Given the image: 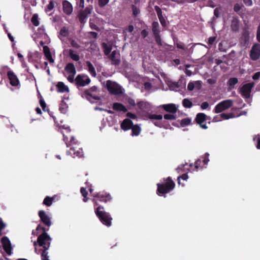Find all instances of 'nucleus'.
Returning <instances> with one entry per match:
<instances>
[{
    "label": "nucleus",
    "instance_id": "obj_1",
    "mask_svg": "<svg viewBox=\"0 0 260 260\" xmlns=\"http://www.w3.org/2000/svg\"><path fill=\"white\" fill-rule=\"evenodd\" d=\"M36 230H42L43 233L38 236L37 241L34 242V245L36 247L38 244L40 247H43V249L41 254L42 260H49L47 250L50 248L52 238L47 233V231L49 230V228L47 229L39 224Z\"/></svg>",
    "mask_w": 260,
    "mask_h": 260
},
{
    "label": "nucleus",
    "instance_id": "obj_45",
    "mask_svg": "<svg viewBox=\"0 0 260 260\" xmlns=\"http://www.w3.org/2000/svg\"><path fill=\"white\" fill-rule=\"evenodd\" d=\"M164 118L167 120H175L176 116L174 114H166L164 115Z\"/></svg>",
    "mask_w": 260,
    "mask_h": 260
},
{
    "label": "nucleus",
    "instance_id": "obj_3",
    "mask_svg": "<svg viewBox=\"0 0 260 260\" xmlns=\"http://www.w3.org/2000/svg\"><path fill=\"white\" fill-rule=\"evenodd\" d=\"M156 193L159 196L169 193L174 189L175 187V183L170 177L164 179V182L157 183Z\"/></svg>",
    "mask_w": 260,
    "mask_h": 260
},
{
    "label": "nucleus",
    "instance_id": "obj_47",
    "mask_svg": "<svg viewBox=\"0 0 260 260\" xmlns=\"http://www.w3.org/2000/svg\"><path fill=\"white\" fill-rule=\"evenodd\" d=\"M216 40V37H211L208 39V44L210 46V47H211L212 45L215 44Z\"/></svg>",
    "mask_w": 260,
    "mask_h": 260
},
{
    "label": "nucleus",
    "instance_id": "obj_50",
    "mask_svg": "<svg viewBox=\"0 0 260 260\" xmlns=\"http://www.w3.org/2000/svg\"><path fill=\"white\" fill-rule=\"evenodd\" d=\"M109 2V0H99L98 4L99 6L101 8H103Z\"/></svg>",
    "mask_w": 260,
    "mask_h": 260
},
{
    "label": "nucleus",
    "instance_id": "obj_33",
    "mask_svg": "<svg viewBox=\"0 0 260 260\" xmlns=\"http://www.w3.org/2000/svg\"><path fill=\"white\" fill-rule=\"evenodd\" d=\"M102 45L104 50V54L107 56L110 55V53L112 50V47L108 45L105 43H102Z\"/></svg>",
    "mask_w": 260,
    "mask_h": 260
},
{
    "label": "nucleus",
    "instance_id": "obj_29",
    "mask_svg": "<svg viewBox=\"0 0 260 260\" xmlns=\"http://www.w3.org/2000/svg\"><path fill=\"white\" fill-rule=\"evenodd\" d=\"M132 136H138L139 135L141 129L140 127L137 125H134L132 126Z\"/></svg>",
    "mask_w": 260,
    "mask_h": 260
},
{
    "label": "nucleus",
    "instance_id": "obj_52",
    "mask_svg": "<svg viewBox=\"0 0 260 260\" xmlns=\"http://www.w3.org/2000/svg\"><path fill=\"white\" fill-rule=\"evenodd\" d=\"M71 45L76 49H79L80 47V45L75 40H72L71 41Z\"/></svg>",
    "mask_w": 260,
    "mask_h": 260
},
{
    "label": "nucleus",
    "instance_id": "obj_53",
    "mask_svg": "<svg viewBox=\"0 0 260 260\" xmlns=\"http://www.w3.org/2000/svg\"><path fill=\"white\" fill-rule=\"evenodd\" d=\"M60 34L63 37H67L68 35V31L65 27H63L60 29Z\"/></svg>",
    "mask_w": 260,
    "mask_h": 260
},
{
    "label": "nucleus",
    "instance_id": "obj_30",
    "mask_svg": "<svg viewBox=\"0 0 260 260\" xmlns=\"http://www.w3.org/2000/svg\"><path fill=\"white\" fill-rule=\"evenodd\" d=\"M238 82V79L237 78L233 77L231 78L228 81V85L230 89L234 88L235 85Z\"/></svg>",
    "mask_w": 260,
    "mask_h": 260
},
{
    "label": "nucleus",
    "instance_id": "obj_64",
    "mask_svg": "<svg viewBox=\"0 0 260 260\" xmlns=\"http://www.w3.org/2000/svg\"><path fill=\"white\" fill-rule=\"evenodd\" d=\"M209 106V105L208 102H204L202 103L201 105V107L202 109H206Z\"/></svg>",
    "mask_w": 260,
    "mask_h": 260
},
{
    "label": "nucleus",
    "instance_id": "obj_58",
    "mask_svg": "<svg viewBox=\"0 0 260 260\" xmlns=\"http://www.w3.org/2000/svg\"><path fill=\"white\" fill-rule=\"evenodd\" d=\"M80 192L83 197H87L88 192L85 189V188H84V187H81L80 189Z\"/></svg>",
    "mask_w": 260,
    "mask_h": 260
},
{
    "label": "nucleus",
    "instance_id": "obj_24",
    "mask_svg": "<svg viewBox=\"0 0 260 260\" xmlns=\"http://www.w3.org/2000/svg\"><path fill=\"white\" fill-rule=\"evenodd\" d=\"M112 108L114 110L118 112L122 111L125 113L127 111L126 107L122 104L117 102L113 103Z\"/></svg>",
    "mask_w": 260,
    "mask_h": 260
},
{
    "label": "nucleus",
    "instance_id": "obj_6",
    "mask_svg": "<svg viewBox=\"0 0 260 260\" xmlns=\"http://www.w3.org/2000/svg\"><path fill=\"white\" fill-rule=\"evenodd\" d=\"M106 88L111 94L120 95L123 93L121 86L114 81L107 80L106 81Z\"/></svg>",
    "mask_w": 260,
    "mask_h": 260
},
{
    "label": "nucleus",
    "instance_id": "obj_14",
    "mask_svg": "<svg viewBox=\"0 0 260 260\" xmlns=\"http://www.w3.org/2000/svg\"><path fill=\"white\" fill-rule=\"evenodd\" d=\"M109 58L111 61V64L115 66L120 65L121 63L120 54L117 50H114L109 55Z\"/></svg>",
    "mask_w": 260,
    "mask_h": 260
},
{
    "label": "nucleus",
    "instance_id": "obj_4",
    "mask_svg": "<svg viewBox=\"0 0 260 260\" xmlns=\"http://www.w3.org/2000/svg\"><path fill=\"white\" fill-rule=\"evenodd\" d=\"M104 209L103 206H99L95 209V213L103 224L109 227L112 224V218L108 212L104 211Z\"/></svg>",
    "mask_w": 260,
    "mask_h": 260
},
{
    "label": "nucleus",
    "instance_id": "obj_16",
    "mask_svg": "<svg viewBox=\"0 0 260 260\" xmlns=\"http://www.w3.org/2000/svg\"><path fill=\"white\" fill-rule=\"evenodd\" d=\"M1 243L2 246L6 253L9 255H11L12 247L9 239L7 237H4L1 240Z\"/></svg>",
    "mask_w": 260,
    "mask_h": 260
},
{
    "label": "nucleus",
    "instance_id": "obj_51",
    "mask_svg": "<svg viewBox=\"0 0 260 260\" xmlns=\"http://www.w3.org/2000/svg\"><path fill=\"white\" fill-rule=\"evenodd\" d=\"M39 102L40 106L42 108L43 110L44 111H46V104L42 97H41V98L40 99Z\"/></svg>",
    "mask_w": 260,
    "mask_h": 260
},
{
    "label": "nucleus",
    "instance_id": "obj_28",
    "mask_svg": "<svg viewBox=\"0 0 260 260\" xmlns=\"http://www.w3.org/2000/svg\"><path fill=\"white\" fill-rule=\"evenodd\" d=\"M86 64L88 67V72L92 77H95L96 76V73L92 64L89 61H87Z\"/></svg>",
    "mask_w": 260,
    "mask_h": 260
},
{
    "label": "nucleus",
    "instance_id": "obj_46",
    "mask_svg": "<svg viewBox=\"0 0 260 260\" xmlns=\"http://www.w3.org/2000/svg\"><path fill=\"white\" fill-rule=\"evenodd\" d=\"M59 111L62 113H65L67 112V105L65 103H62L59 106Z\"/></svg>",
    "mask_w": 260,
    "mask_h": 260
},
{
    "label": "nucleus",
    "instance_id": "obj_54",
    "mask_svg": "<svg viewBox=\"0 0 260 260\" xmlns=\"http://www.w3.org/2000/svg\"><path fill=\"white\" fill-rule=\"evenodd\" d=\"M256 39L260 43V23H259L256 30Z\"/></svg>",
    "mask_w": 260,
    "mask_h": 260
},
{
    "label": "nucleus",
    "instance_id": "obj_63",
    "mask_svg": "<svg viewBox=\"0 0 260 260\" xmlns=\"http://www.w3.org/2000/svg\"><path fill=\"white\" fill-rule=\"evenodd\" d=\"M126 116L129 117L131 119H135L137 118L136 115L131 112H128L126 113Z\"/></svg>",
    "mask_w": 260,
    "mask_h": 260
},
{
    "label": "nucleus",
    "instance_id": "obj_13",
    "mask_svg": "<svg viewBox=\"0 0 260 260\" xmlns=\"http://www.w3.org/2000/svg\"><path fill=\"white\" fill-rule=\"evenodd\" d=\"M38 216L40 218V221L42 222L46 226L49 228L52 225V222L51 220V217L46 214L44 210H40L38 212Z\"/></svg>",
    "mask_w": 260,
    "mask_h": 260
},
{
    "label": "nucleus",
    "instance_id": "obj_43",
    "mask_svg": "<svg viewBox=\"0 0 260 260\" xmlns=\"http://www.w3.org/2000/svg\"><path fill=\"white\" fill-rule=\"evenodd\" d=\"M244 7L243 5H240L238 3H236L234 6V11L237 13L239 14V11L242 9V8Z\"/></svg>",
    "mask_w": 260,
    "mask_h": 260
},
{
    "label": "nucleus",
    "instance_id": "obj_18",
    "mask_svg": "<svg viewBox=\"0 0 260 260\" xmlns=\"http://www.w3.org/2000/svg\"><path fill=\"white\" fill-rule=\"evenodd\" d=\"M250 40L249 32L247 29H244L240 38V43L243 46L247 44Z\"/></svg>",
    "mask_w": 260,
    "mask_h": 260
},
{
    "label": "nucleus",
    "instance_id": "obj_40",
    "mask_svg": "<svg viewBox=\"0 0 260 260\" xmlns=\"http://www.w3.org/2000/svg\"><path fill=\"white\" fill-rule=\"evenodd\" d=\"M147 117L150 119L161 120L162 119V116L161 115L151 114L148 113L147 114Z\"/></svg>",
    "mask_w": 260,
    "mask_h": 260
},
{
    "label": "nucleus",
    "instance_id": "obj_61",
    "mask_svg": "<svg viewBox=\"0 0 260 260\" xmlns=\"http://www.w3.org/2000/svg\"><path fill=\"white\" fill-rule=\"evenodd\" d=\"M260 77V72H256L252 76V79L254 80H258Z\"/></svg>",
    "mask_w": 260,
    "mask_h": 260
},
{
    "label": "nucleus",
    "instance_id": "obj_2",
    "mask_svg": "<svg viewBox=\"0 0 260 260\" xmlns=\"http://www.w3.org/2000/svg\"><path fill=\"white\" fill-rule=\"evenodd\" d=\"M64 131H61L63 135V140L65 142L67 147H70V150L67 151L68 155H72L71 151H74L76 147L75 146L77 145L78 141L71 134V129L69 127L62 128Z\"/></svg>",
    "mask_w": 260,
    "mask_h": 260
},
{
    "label": "nucleus",
    "instance_id": "obj_22",
    "mask_svg": "<svg viewBox=\"0 0 260 260\" xmlns=\"http://www.w3.org/2000/svg\"><path fill=\"white\" fill-rule=\"evenodd\" d=\"M161 107L166 112L173 114L175 113L177 111V108L176 107V105L174 104H164L161 106Z\"/></svg>",
    "mask_w": 260,
    "mask_h": 260
},
{
    "label": "nucleus",
    "instance_id": "obj_15",
    "mask_svg": "<svg viewBox=\"0 0 260 260\" xmlns=\"http://www.w3.org/2000/svg\"><path fill=\"white\" fill-rule=\"evenodd\" d=\"M93 198H96L98 200L102 202L107 203L112 200V197L109 193L98 192L92 195Z\"/></svg>",
    "mask_w": 260,
    "mask_h": 260
},
{
    "label": "nucleus",
    "instance_id": "obj_55",
    "mask_svg": "<svg viewBox=\"0 0 260 260\" xmlns=\"http://www.w3.org/2000/svg\"><path fill=\"white\" fill-rule=\"evenodd\" d=\"M45 56L50 63L54 62V60L52 57V55H51V53H50L49 54H46L45 55Z\"/></svg>",
    "mask_w": 260,
    "mask_h": 260
},
{
    "label": "nucleus",
    "instance_id": "obj_48",
    "mask_svg": "<svg viewBox=\"0 0 260 260\" xmlns=\"http://www.w3.org/2000/svg\"><path fill=\"white\" fill-rule=\"evenodd\" d=\"M188 177L187 173H184V174H182V175L179 176V177H178V183L179 184H181V182H180L181 179H182L183 180L186 181L187 179H188Z\"/></svg>",
    "mask_w": 260,
    "mask_h": 260
},
{
    "label": "nucleus",
    "instance_id": "obj_34",
    "mask_svg": "<svg viewBox=\"0 0 260 260\" xmlns=\"http://www.w3.org/2000/svg\"><path fill=\"white\" fill-rule=\"evenodd\" d=\"M69 52V56L72 60L76 61L79 60V56L78 54L74 53V51L73 50L70 49Z\"/></svg>",
    "mask_w": 260,
    "mask_h": 260
},
{
    "label": "nucleus",
    "instance_id": "obj_56",
    "mask_svg": "<svg viewBox=\"0 0 260 260\" xmlns=\"http://www.w3.org/2000/svg\"><path fill=\"white\" fill-rule=\"evenodd\" d=\"M127 102L129 105L132 106H135L136 105L135 101L134 99L131 98H128L127 99Z\"/></svg>",
    "mask_w": 260,
    "mask_h": 260
},
{
    "label": "nucleus",
    "instance_id": "obj_39",
    "mask_svg": "<svg viewBox=\"0 0 260 260\" xmlns=\"http://www.w3.org/2000/svg\"><path fill=\"white\" fill-rule=\"evenodd\" d=\"M138 108L141 110H143L147 108L148 103L144 101H140L137 104Z\"/></svg>",
    "mask_w": 260,
    "mask_h": 260
},
{
    "label": "nucleus",
    "instance_id": "obj_9",
    "mask_svg": "<svg viewBox=\"0 0 260 260\" xmlns=\"http://www.w3.org/2000/svg\"><path fill=\"white\" fill-rule=\"evenodd\" d=\"M90 78L84 74H79L75 79V82L76 86L79 88V87H83L90 83Z\"/></svg>",
    "mask_w": 260,
    "mask_h": 260
},
{
    "label": "nucleus",
    "instance_id": "obj_12",
    "mask_svg": "<svg viewBox=\"0 0 260 260\" xmlns=\"http://www.w3.org/2000/svg\"><path fill=\"white\" fill-rule=\"evenodd\" d=\"M250 58L251 60L255 61L260 57V44L258 43L254 44L249 53Z\"/></svg>",
    "mask_w": 260,
    "mask_h": 260
},
{
    "label": "nucleus",
    "instance_id": "obj_32",
    "mask_svg": "<svg viewBox=\"0 0 260 260\" xmlns=\"http://www.w3.org/2000/svg\"><path fill=\"white\" fill-rule=\"evenodd\" d=\"M56 4V2L53 0H51L49 4L46 6L45 11L47 13L52 11L55 7V5Z\"/></svg>",
    "mask_w": 260,
    "mask_h": 260
},
{
    "label": "nucleus",
    "instance_id": "obj_8",
    "mask_svg": "<svg viewBox=\"0 0 260 260\" xmlns=\"http://www.w3.org/2000/svg\"><path fill=\"white\" fill-rule=\"evenodd\" d=\"M92 7L91 6L87 7L84 10H80L78 12V18L79 22L84 24L86 21L88 16L91 13Z\"/></svg>",
    "mask_w": 260,
    "mask_h": 260
},
{
    "label": "nucleus",
    "instance_id": "obj_27",
    "mask_svg": "<svg viewBox=\"0 0 260 260\" xmlns=\"http://www.w3.org/2000/svg\"><path fill=\"white\" fill-rule=\"evenodd\" d=\"M56 197V196L54 195L52 197H50L49 196H47L45 198L43 204L46 206L49 207L50 206L53 202L54 201L55 198Z\"/></svg>",
    "mask_w": 260,
    "mask_h": 260
},
{
    "label": "nucleus",
    "instance_id": "obj_35",
    "mask_svg": "<svg viewBox=\"0 0 260 260\" xmlns=\"http://www.w3.org/2000/svg\"><path fill=\"white\" fill-rule=\"evenodd\" d=\"M31 22L32 24L35 26H38L40 24L39 21L38 15L37 14H35L32 15L31 18Z\"/></svg>",
    "mask_w": 260,
    "mask_h": 260
},
{
    "label": "nucleus",
    "instance_id": "obj_41",
    "mask_svg": "<svg viewBox=\"0 0 260 260\" xmlns=\"http://www.w3.org/2000/svg\"><path fill=\"white\" fill-rule=\"evenodd\" d=\"M153 36H154V39H155L156 44L158 46H162V40H161V36H160V34H159L155 35Z\"/></svg>",
    "mask_w": 260,
    "mask_h": 260
},
{
    "label": "nucleus",
    "instance_id": "obj_10",
    "mask_svg": "<svg viewBox=\"0 0 260 260\" xmlns=\"http://www.w3.org/2000/svg\"><path fill=\"white\" fill-rule=\"evenodd\" d=\"M208 119H210V118H208L205 113H199L196 115L194 120L202 128L206 129L208 127L207 126L206 123H204V122L207 121Z\"/></svg>",
    "mask_w": 260,
    "mask_h": 260
},
{
    "label": "nucleus",
    "instance_id": "obj_62",
    "mask_svg": "<svg viewBox=\"0 0 260 260\" xmlns=\"http://www.w3.org/2000/svg\"><path fill=\"white\" fill-rule=\"evenodd\" d=\"M148 35V32L146 29H143L141 31V35L143 39L145 38Z\"/></svg>",
    "mask_w": 260,
    "mask_h": 260
},
{
    "label": "nucleus",
    "instance_id": "obj_19",
    "mask_svg": "<svg viewBox=\"0 0 260 260\" xmlns=\"http://www.w3.org/2000/svg\"><path fill=\"white\" fill-rule=\"evenodd\" d=\"M240 21L237 16L234 17L231 21V29L235 32H237L239 30Z\"/></svg>",
    "mask_w": 260,
    "mask_h": 260
},
{
    "label": "nucleus",
    "instance_id": "obj_21",
    "mask_svg": "<svg viewBox=\"0 0 260 260\" xmlns=\"http://www.w3.org/2000/svg\"><path fill=\"white\" fill-rule=\"evenodd\" d=\"M154 9L157 13V15L161 25L166 26L167 25V23L165 18L162 15L161 9L158 6H155L154 7Z\"/></svg>",
    "mask_w": 260,
    "mask_h": 260
},
{
    "label": "nucleus",
    "instance_id": "obj_31",
    "mask_svg": "<svg viewBox=\"0 0 260 260\" xmlns=\"http://www.w3.org/2000/svg\"><path fill=\"white\" fill-rule=\"evenodd\" d=\"M152 30L153 32V35L159 34L160 32V30L159 29V25L158 22L154 21L152 23Z\"/></svg>",
    "mask_w": 260,
    "mask_h": 260
},
{
    "label": "nucleus",
    "instance_id": "obj_23",
    "mask_svg": "<svg viewBox=\"0 0 260 260\" xmlns=\"http://www.w3.org/2000/svg\"><path fill=\"white\" fill-rule=\"evenodd\" d=\"M64 70L72 75H75L76 73V68L73 63H67L64 68Z\"/></svg>",
    "mask_w": 260,
    "mask_h": 260
},
{
    "label": "nucleus",
    "instance_id": "obj_20",
    "mask_svg": "<svg viewBox=\"0 0 260 260\" xmlns=\"http://www.w3.org/2000/svg\"><path fill=\"white\" fill-rule=\"evenodd\" d=\"M133 124V122L131 119L126 118L123 120L121 123L120 126L122 129L126 131L130 129Z\"/></svg>",
    "mask_w": 260,
    "mask_h": 260
},
{
    "label": "nucleus",
    "instance_id": "obj_25",
    "mask_svg": "<svg viewBox=\"0 0 260 260\" xmlns=\"http://www.w3.org/2000/svg\"><path fill=\"white\" fill-rule=\"evenodd\" d=\"M57 91L58 92H69V89L65 85V84L62 82H58L56 84Z\"/></svg>",
    "mask_w": 260,
    "mask_h": 260
},
{
    "label": "nucleus",
    "instance_id": "obj_37",
    "mask_svg": "<svg viewBox=\"0 0 260 260\" xmlns=\"http://www.w3.org/2000/svg\"><path fill=\"white\" fill-rule=\"evenodd\" d=\"M220 116L223 119H229L230 118H233L236 117L234 114L233 113H221Z\"/></svg>",
    "mask_w": 260,
    "mask_h": 260
},
{
    "label": "nucleus",
    "instance_id": "obj_42",
    "mask_svg": "<svg viewBox=\"0 0 260 260\" xmlns=\"http://www.w3.org/2000/svg\"><path fill=\"white\" fill-rule=\"evenodd\" d=\"M205 166V165H204L202 161L200 159H198L195 162L194 167L197 170H198L200 168H203Z\"/></svg>",
    "mask_w": 260,
    "mask_h": 260
},
{
    "label": "nucleus",
    "instance_id": "obj_57",
    "mask_svg": "<svg viewBox=\"0 0 260 260\" xmlns=\"http://www.w3.org/2000/svg\"><path fill=\"white\" fill-rule=\"evenodd\" d=\"M244 4L247 7L252 6L253 5L252 0H243Z\"/></svg>",
    "mask_w": 260,
    "mask_h": 260
},
{
    "label": "nucleus",
    "instance_id": "obj_7",
    "mask_svg": "<svg viewBox=\"0 0 260 260\" xmlns=\"http://www.w3.org/2000/svg\"><path fill=\"white\" fill-rule=\"evenodd\" d=\"M233 105V101L232 100H225L217 104L214 109L215 113H219L232 107Z\"/></svg>",
    "mask_w": 260,
    "mask_h": 260
},
{
    "label": "nucleus",
    "instance_id": "obj_38",
    "mask_svg": "<svg viewBox=\"0 0 260 260\" xmlns=\"http://www.w3.org/2000/svg\"><path fill=\"white\" fill-rule=\"evenodd\" d=\"M191 123V119L185 118L181 120L180 125L182 127H184L189 125Z\"/></svg>",
    "mask_w": 260,
    "mask_h": 260
},
{
    "label": "nucleus",
    "instance_id": "obj_60",
    "mask_svg": "<svg viewBox=\"0 0 260 260\" xmlns=\"http://www.w3.org/2000/svg\"><path fill=\"white\" fill-rule=\"evenodd\" d=\"M73 151V154L76 156L80 157L81 156H82V155H83V154H82L83 152L81 151H80V150L75 151V149L74 151Z\"/></svg>",
    "mask_w": 260,
    "mask_h": 260
},
{
    "label": "nucleus",
    "instance_id": "obj_17",
    "mask_svg": "<svg viewBox=\"0 0 260 260\" xmlns=\"http://www.w3.org/2000/svg\"><path fill=\"white\" fill-rule=\"evenodd\" d=\"M62 9L63 12L67 15H71L73 10L72 4L67 0L62 1Z\"/></svg>",
    "mask_w": 260,
    "mask_h": 260
},
{
    "label": "nucleus",
    "instance_id": "obj_49",
    "mask_svg": "<svg viewBox=\"0 0 260 260\" xmlns=\"http://www.w3.org/2000/svg\"><path fill=\"white\" fill-rule=\"evenodd\" d=\"M209 154L208 153H206L204 154V156L203 157V160H202L204 165H206L208 164V162L209 161Z\"/></svg>",
    "mask_w": 260,
    "mask_h": 260
},
{
    "label": "nucleus",
    "instance_id": "obj_11",
    "mask_svg": "<svg viewBox=\"0 0 260 260\" xmlns=\"http://www.w3.org/2000/svg\"><path fill=\"white\" fill-rule=\"evenodd\" d=\"M254 86V82H250L244 84L240 89V93L244 98L246 99L249 98L252 88Z\"/></svg>",
    "mask_w": 260,
    "mask_h": 260
},
{
    "label": "nucleus",
    "instance_id": "obj_5",
    "mask_svg": "<svg viewBox=\"0 0 260 260\" xmlns=\"http://www.w3.org/2000/svg\"><path fill=\"white\" fill-rule=\"evenodd\" d=\"M98 91V87L93 86L85 90L83 93H81V96L90 103H94L95 101L101 100L100 97L96 94Z\"/></svg>",
    "mask_w": 260,
    "mask_h": 260
},
{
    "label": "nucleus",
    "instance_id": "obj_59",
    "mask_svg": "<svg viewBox=\"0 0 260 260\" xmlns=\"http://www.w3.org/2000/svg\"><path fill=\"white\" fill-rule=\"evenodd\" d=\"M89 25H90V28L92 29L95 30H99V27L98 26H96L94 23H93L90 21L89 22Z\"/></svg>",
    "mask_w": 260,
    "mask_h": 260
},
{
    "label": "nucleus",
    "instance_id": "obj_26",
    "mask_svg": "<svg viewBox=\"0 0 260 260\" xmlns=\"http://www.w3.org/2000/svg\"><path fill=\"white\" fill-rule=\"evenodd\" d=\"M8 78L10 80V83L12 86L16 85V77L14 73L9 71L7 74Z\"/></svg>",
    "mask_w": 260,
    "mask_h": 260
},
{
    "label": "nucleus",
    "instance_id": "obj_44",
    "mask_svg": "<svg viewBox=\"0 0 260 260\" xmlns=\"http://www.w3.org/2000/svg\"><path fill=\"white\" fill-rule=\"evenodd\" d=\"M132 8L133 11V14L135 17H136L140 13L139 9L135 5H132Z\"/></svg>",
    "mask_w": 260,
    "mask_h": 260
},
{
    "label": "nucleus",
    "instance_id": "obj_36",
    "mask_svg": "<svg viewBox=\"0 0 260 260\" xmlns=\"http://www.w3.org/2000/svg\"><path fill=\"white\" fill-rule=\"evenodd\" d=\"M183 107L186 108H190L192 106V103L188 99H184L182 101Z\"/></svg>",
    "mask_w": 260,
    "mask_h": 260
}]
</instances>
